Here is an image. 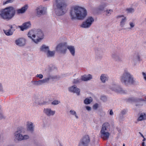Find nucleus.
I'll use <instances>...</instances> for the list:
<instances>
[{
  "label": "nucleus",
  "mask_w": 146,
  "mask_h": 146,
  "mask_svg": "<svg viewBox=\"0 0 146 146\" xmlns=\"http://www.w3.org/2000/svg\"><path fill=\"white\" fill-rule=\"evenodd\" d=\"M87 15L86 10L84 8L79 6L72 7L70 14L71 19L72 20H83L85 18Z\"/></svg>",
  "instance_id": "nucleus-1"
},
{
  "label": "nucleus",
  "mask_w": 146,
  "mask_h": 146,
  "mask_svg": "<svg viewBox=\"0 0 146 146\" xmlns=\"http://www.w3.org/2000/svg\"><path fill=\"white\" fill-rule=\"evenodd\" d=\"M28 36L36 44L40 42L44 38L43 33L40 29H34L30 31Z\"/></svg>",
  "instance_id": "nucleus-2"
},
{
  "label": "nucleus",
  "mask_w": 146,
  "mask_h": 146,
  "mask_svg": "<svg viewBox=\"0 0 146 146\" xmlns=\"http://www.w3.org/2000/svg\"><path fill=\"white\" fill-rule=\"evenodd\" d=\"M120 80L122 83L126 85H133L136 83L133 76L127 71L125 70L121 75Z\"/></svg>",
  "instance_id": "nucleus-3"
},
{
  "label": "nucleus",
  "mask_w": 146,
  "mask_h": 146,
  "mask_svg": "<svg viewBox=\"0 0 146 146\" xmlns=\"http://www.w3.org/2000/svg\"><path fill=\"white\" fill-rule=\"evenodd\" d=\"M25 132V129L22 126L18 127L14 133V140L16 142H19L29 139L30 137L28 135H23L22 133Z\"/></svg>",
  "instance_id": "nucleus-4"
},
{
  "label": "nucleus",
  "mask_w": 146,
  "mask_h": 146,
  "mask_svg": "<svg viewBox=\"0 0 146 146\" xmlns=\"http://www.w3.org/2000/svg\"><path fill=\"white\" fill-rule=\"evenodd\" d=\"M15 14V11L13 7H6L0 12L1 17L4 19H10L13 17Z\"/></svg>",
  "instance_id": "nucleus-5"
},
{
  "label": "nucleus",
  "mask_w": 146,
  "mask_h": 146,
  "mask_svg": "<svg viewBox=\"0 0 146 146\" xmlns=\"http://www.w3.org/2000/svg\"><path fill=\"white\" fill-rule=\"evenodd\" d=\"M110 124L107 122L105 123L102 125L100 132V136L104 140L108 139L110 137Z\"/></svg>",
  "instance_id": "nucleus-6"
},
{
  "label": "nucleus",
  "mask_w": 146,
  "mask_h": 146,
  "mask_svg": "<svg viewBox=\"0 0 146 146\" xmlns=\"http://www.w3.org/2000/svg\"><path fill=\"white\" fill-rule=\"evenodd\" d=\"M67 46L68 45L66 42H64L60 43L56 46V50L61 53L65 54L67 50Z\"/></svg>",
  "instance_id": "nucleus-7"
},
{
  "label": "nucleus",
  "mask_w": 146,
  "mask_h": 146,
  "mask_svg": "<svg viewBox=\"0 0 146 146\" xmlns=\"http://www.w3.org/2000/svg\"><path fill=\"white\" fill-rule=\"evenodd\" d=\"M46 7L40 6L37 7L36 9V15L38 17H40L46 14Z\"/></svg>",
  "instance_id": "nucleus-8"
},
{
  "label": "nucleus",
  "mask_w": 146,
  "mask_h": 146,
  "mask_svg": "<svg viewBox=\"0 0 146 146\" xmlns=\"http://www.w3.org/2000/svg\"><path fill=\"white\" fill-rule=\"evenodd\" d=\"M56 8L66 10L67 4L64 0H56Z\"/></svg>",
  "instance_id": "nucleus-9"
},
{
  "label": "nucleus",
  "mask_w": 146,
  "mask_h": 146,
  "mask_svg": "<svg viewBox=\"0 0 146 146\" xmlns=\"http://www.w3.org/2000/svg\"><path fill=\"white\" fill-rule=\"evenodd\" d=\"M35 125L33 123L29 121H27L26 123V128L27 131L31 133H33L34 131Z\"/></svg>",
  "instance_id": "nucleus-10"
},
{
  "label": "nucleus",
  "mask_w": 146,
  "mask_h": 146,
  "mask_svg": "<svg viewBox=\"0 0 146 146\" xmlns=\"http://www.w3.org/2000/svg\"><path fill=\"white\" fill-rule=\"evenodd\" d=\"M90 141L88 135H85L81 140L79 146H87L88 143Z\"/></svg>",
  "instance_id": "nucleus-11"
},
{
  "label": "nucleus",
  "mask_w": 146,
  "mask_h": 146,
  "mask_svg": "<svg viewBox=\"0 0 146 146\" xmlns=\"http://www.w3.org/2000/svg\"><path fill=\"white\" fill-rule=\"evenodd\" d=\"M115 17L117 19H121L120 22V26L121 27H123L127 20V17L123 15H119Z\"/></svg>",
  "instance_id": "nucleus-12"
},
{
  "label": "nucleus",
  "mask_w": 146,
  "mask_h": 146,
  "mask_svg": "<svg viewBox=\"0 0 146 146\" xmlns=\"http://www.w3.org/2000/svg\"><path fill=\"white\" fill-rule=\"evenodd\" d=\"M43 113L48 117L52 116L54 115L55 111L52 110L50 108H45L43 110Z\"/></svg>",
  "instance_id": "nucleus-13"
},
{
  "label": "nucleus",
  "mask_w": 146,
  "mask_h": 146,
  "mask_svg": "<svg viewBox=\"0 0 146 146\" xmlns=\"http://www.w3.org/2000/svg\"><path fill=\"white\" fill-rule=\"evenodd\" d=\"M111 56L112 59L115 62H121L122 61L121 58L117 53L113 52L111 54Z\"/></svg>",
  "instance_id": "nucleus-14"
},
{
  "label": "nucleus",
  "mask_w": 146,
  "mask_h": 146,
  "mask_svg": "<svg viewBox=\"0 0 146 146\" xmlns=\"http://www.w3.org/2000/svg\"><path fill=\"white\" fill-rule=\"evenodd\" d=\"M66 10L55 8L54 12L56 15L58 16H62L65 14Z\"/></svg>",
  "instance_id": "nucleus-15"
},
{
  "label": "nucleus",
  "mask_w": 146,
  "mask_h": 146,
  "mask_svg": "<svg viewBox=\"0 0 146 146\" xmlns=\"http://www.w3.org/2000/svg\"><path fill=\"white\" fill-rule=\"evenodd\" d=\"M26 40L24 38H20L15 40V43L17 45L22 46H24L26 44Z\"/></svg>",
  "instance_id": "nucleus-16"
},
{
  "label": "nucleus",
  "mask_w": 146,
  "mask_h": 146,
  "mask_svg": "<svg viewBox=\"0 0 146 146\" xmlns=\"http://www.w3.org/2000/svg\"><path fill=\"white\" fill-rule=\"evenodd\" d=\"M69 90L71 92L76 93L78 95H80V89L77 88L75 85L73 86L69 87Z\"/></svg>",
  "instance_id": "nucleus-17"
},
{
  "label": "nucleus",
  "mask_w": 146,
  "mask_h": 146,
  "mask_svg": "<svg viewBox=\"0 0 146 146\" xmlns=\"http://www.w3.org/2000/svg\"><path fill=\"white\" fill-rule=\"evenodd\" d=\"M28 8V6L27 5H25L20 9H18L16 10V13L17 15H21L24 13Z\"/></svg>",
  "instance_id": "nucleus-18"
},
{
  "label": "nucleus",
  "mask_w": 146,
  "mask_h": 146,
  "mask_svg": "<svg viewBox=\"0 0 146 146\" xmlns=\"http://www.w3.org/2000/svg\"><path fill=\"white\" fill-rule=\"evenodd\" d=\"M49 81V78H47L38 81H35L34 84L35 86L41 85L43 84L48 82Z\"/></svg>",
  "instance_id": "nucleus-19"
},
{
  "label": "nucleus",
  "mask_w": 146,
  "mask_h": 146,
  "mask_svg": "<svg viewBox=\"0 0 146 146\" xmlns=\"http://www.w3.org/2000/svg\"><path fill=\"white\" fill-rule=\"evenodd\" d=\"M92 78V76L90 74H85L81 76V80L84 81L90 80Z\"/></svg>",
  "instance_id": "nucleus-20"
},
{
  "label": "nucleus",
  "mask_w": 146,
  "mask_h": 146,
  "mask_svg": "<svg viewBox=\"0 0 146 146\" xmlns=\"http://www.w3.org/2000/svg\"><path fill=\"white\" fill-rule=\"evenodd\" d=\"M31 24L30 22L29 21L24 23L22 26L20 27L21 31H23L31 27Z\"/></svg>",
  "instance_id": "nucleus-21"
},
{
  "label": "nucleus",
  "mask_w": 146,
  "mask_h": 146,
  "mask_svg": "<svg viewBox=\"0 0 146 146\" xmlns=\"http://www.w3.org/2000/svg\"><path fill=\"white\" fill-rule=\"evenodd\" d=\"M49 49V47L45 44L42 45L39 48V50L40 52H44L45 54Z\"/></svg>",
  "instance_id": "nucleus-22"
},
{
  "label": "nucleus",
  "mask_w": 146,
  "mask_h": 146,
  "mask_svg": "<svg viewBox=\"0 0 146 146\" xmlns=\"http://www.w3.org/2000/svg\"><path fill=\"white\" fill-rule=\"evenodd\" d=\"M100 79L101 82L105 83L108 80V75L105 74H102L100 76Z\"/></svg>",
  "instance_id": "nucleus-23"
},
{
  "label": "nucleus",
  "mask_w": 146,
  "mask_h": 146,
  "mask_svg": "<svg viewBox=\"0 0 146 146\" xmlns=\"http://www.w3.org/2000/svg\"><path fill=\"white\" fill-rule=\"evenodd\" d=\"M91 26V25L85 21L81 24L80 25L81 27L84 29H88L90 28Z\"/></svg>",
  "instance_id": "nucleus-24"
},
{
  "label": "nucleus",
  "mask_w": 146,
  "mask_h": 146,
  "mask_svg": "<svg viewBox=\"0 0 146 146\" xmlns=\"http://www.w3.org/2000/svg\"><path fill=\"white\" fill-rule=\"evenodd\" d=\"M67 48L69 50L72 56H74L75 53V48L74 46L71 45H68Z\"/></svg>",
  "instance_id": "nucleus-25"
},
{
  "label": "nucleus",
  "mask_w": 146,
  "mask_h": 146,
  "mask_svg": "<svg viewBox=\"0 0 146 146\" xmlns=\"http://www.w3.org/2000/svg\"><path fill=\"white\" fill-rule=\"evenodd\" d=\"M55 53V52L54 51H50L49 49L46 54L47 57H51L54 56Z\"/></svg>",
  "instance_id": "nucleus-26"
},
{
  "label": "nucleus",
  "mask_w": 146,
  "mask_h": 146,
  "mask_svg": "<svg viewBox=\"0 0 146 146\" xmlns=\"http://www.w3.org/2000/svg\"><path fill=\"white\" fill-rule=\"evenodd\" d=\"M115 92L121 94L126 93V91L123 90L120 86H119L116 89Z\"/></svg>",
  "instance_id": "nucleus-27"
},
{
  "label": "nucleus",
  "mask_w": 146,
  "mask_h": 146,
  "mask_svg": "<svg viewBox=\"0 0 146 146\" xmlns=\"http://www.w3.org/2000/svg\"><path fill=\"white\" fill-rule=\"evenodd\" d=\"M85 21L92 25L94 21V19L92 17L90 16L88 17Z\"/></svg>",
  "instance_id": "nucleus-28"
},
{
  "label": "nucleus",
  "mask_w": 146,
  "mask_h": 146,
  "mask_svg": "<svg viewBox=\"0 0 146 146\" xmlns=\"http://www.w3.org/2000/svg\"><path fill=\"white\" fill-rule=\"evenodd\" d=\"M146 119V115L144 113H141L138 119V120L141 121Z\"/></svg>",
  "instance_id": "nucleus-29"
},
{
  "label": "nucleus",
  "mask_w": 146,
  "mask_h": 146,
  "mask_svg": "<svg viewBox=\"0 0 146 146\" xmlns=\"http://www.w3.org/2000/svg\"><path fill=\"white\" fill-rule=\"evenodd\" d=\"M92 101V99L91 97L86 98L84 101V103L85 104H90Z\"/></svg>",
  "instance_id": "nucleus-30"
},
{
  "label": "nucleus",
  "mask_w": 146,
  "mask_h": 146,
  "mask_svg": "<svg viewBox=\"0 0 146 146\" xmlns=\"http://www.w3.org/2000/svg\"><path fill=\"white\" fill-rule=\"evenodd\" d=\"M60 76L57 75L51 76L47 78H49V80L50 79H52L53 80H58L60 79Z\"/></svg>",
  "instance_id": "nucleus-31"
},
{
  "label": "nucleus",
  "mask_w": 146,
  "mask_h": 146,
  "mask_svg": "<svg viewBox=\"0 0 146 146\" xmlns=\"http://www.w3.org/2000/svg\"><path fill=\"white\" fill-rule=\"evenodd\" d=\"M3 31L5 34L7 36L11 35L13 34V32L11 29L4 30Z\"/></svg>",
  "instance_id": "nucleus-32"
},
{
  "label": "nucleus",
  "mask_w": 146,
  "mask_h": 146,
  "mask_svg": "<svg viewBox=\"0 0 146 146\" xmlns=\"http://www.w3.org/2000/svg\"><path fill=\"white\" fill-rule=\"evenodd\" d=\"M136 59L138 61H142V59L141 58L139 53L138 52H135V54Z\"/></svg>",
  "instance_id": "nucleus-33"
},
{
  "label": "nucleus",
  "mask_w": 146,
  "mask_h": 146,
  "mask_svg": "<svg viewBox=\"0 0 146 146\" xmlns=\"http://www.w3.org/2000/svg\"><path fill=\"white\" fill-rule=\"evenodd\" d=\"M42 101V99L41 98H39L38 97H36L35 98V102L36 104L39 105H40Z\"/></svg>",
  "instance_id": "nucleus-34"
},
{
  "label": "nucleus",
  "mask_w": 146,
  "mask_h": 146,
  "mask_svg": "<svg viewBox=\"0 0 146 146\" xmlns=\"http://www.w3.org/2000/svg\"><path fill=\"white\" fill-rule=\"evenodd\" d=\"M118 85H117L115 84H112L110 87V88L112 90L115 91V90L118 87Z\"/></svg>",
  "instance_id": "nucleus-35"
},
{
  "label": "nucleus",
  "mask_w": 146,
  "mask_h": 146,
  "mask_svg": "<svg viewBox=\"0 0 146 146\" xmlns=\"http://www.w3.org/2000/svg\"><path fill=\"white\" fill-rule=\"evenodd\" d=\"M129 29H131L134 27L135 25V23L134 22H130L129 23Z\"/></svg>",
  "instance_id": "nucleus-36"
},
{
  "label": "nucleus",
  "mask_w": 146,
  "mask_h": 146,
  "mask_svg": "<svg viewBox=\"0 0 146 146\" xmlns=\"http://www.w3.org/2000/svg\"><path fill=\"white\" fill-rule=\"evenodd\" d=\"M70 113L71 115H74L76 118H78V116L76 114V113L75 111L72 110H71L70 111Z\"/></svg>",
  "instance_id": "nucleus-37"
},
{
  "label": "nucleus",
  "mask_w": 146,
  "mask_h": 146,
  "mask_svg": "<svg viewBox=\"0 0 146 146\" xmlns=\"http://www.w3.org/2000/svg\"><path fill=\"white\" fill-rule=\"evenodd\" d=\"M105 6L106 5L104 4L101 5L99 6L98 9L99 11H103L104 9Z\"/></svg>",
  "instance_id": "nucleus-38"
},
{
  "label": "nucleus",
  "mask_w": 146,
  "mask_h": 146,
  "mask_svg": "<svg viewBox=\"0 0 146 146\" xmlns=\"http://www.w3.org/2000/svg\"><path fill=\"white\" fill-rule=\"evenodd\" d=\"M113 12V11L112 10H107L106 11V15L107 16H110L111 14V13Z\"/></svg>",
  "instance_id": "nucleus-39"
},
{
  "label": "nucleus",
  "mask_w": 146,
  "mask_h": 146,
  "mask_svg": "<svg viewBox=\"0 0 146 146\" xmlns=\"http://www.w3.org/2000/svg\"><path fill=\"white\" fill-rule=\"evenodd\" d=\"M60 103V102L58 100H54L52 102L51 104H52L53 105H56L58 104L59 103Z\"/></svg>",
  "instance_id": "nucleus-40"
},
{
  "label": "nucleus",
  "mask_w": 146,
  "mask_h": 146,
  "mask_svg": "<svg viewBox=\"0 0 146 146\" xmlns=\"http://www.w3.org/2000/svg\"><path fill=\"white\" fill-rule=\"evenodd\" d=\"M137 101L138 102H145L144 99H143L141 98H137Z\"/></svg>",
  "instance_id": "nucleus-41"
},
{
  "label": "nucleus",
  "mask_w": 146,
  "mask_h": 146,
  "mask_svg": "<svg viewBox=\"0 0 146 146\" xmlns=\"http://www.w3.org/2000/svg\"><path fill=\"white\" fill-rule=\"evenodd\" d=\"M98 107V104H94L93 106V109L96 110Z\"/></svg>",
  "instance_id": "nucleus-42"
},
{
  "label": "nucleus",
  "mask_w": 146,
  "mask_h": 146,
  "mask_svg": "<svg viewBox=\"0 0 146 146\" xmlns=\"http://www.w3.org/2000/svg\"><path fill=\"white\" fill-rule=\"evenodd\" d=\"M13 0H7V1L5 2H4L3 3V5L9 3H11L13 1Z\"/></svg>",
  "instance_id": "nucleus-43"
},
{
  "label": "nucleus",
  "mask_w": 146,
  "mask_h": 146,
  "mask_svg": "<svg viewBox=\"0 0 146 146\" xmlns=\"http://www.w3.org/2000/svg\"><path fill=\"white\" fill-rule=\"evenodd\" d=\"M142 74L144 79L146 81V73L144 72H142Z\"/></svg>",
  "instance_id": "nucleus-44"
},
{
  "label": "nucleus",
  "mask_w": 146,
  "mask_h": 146,
  "mask_svg": "<svg viewBox=\"0 0 146 146\" xmlns=\"http://www.w3.org/2000/svg\"><path fill=\"white\" fill-rule=\"evenodd\" d=\"M127 11L129 13H131L134 11V9L132 8H129L127 9Z\"/></svg>",
  "instance_id": "nucleus-45"
},
{
  "label": "nucleus",
  "mask_w": 146,
  "mask_h": 146,
  "mask_svg": "<svg viewBox=\"0 0 146 146\" xmlns=\"http://www.w3.org/2000/svg\"><path fill=\"white\" fill-rule=\"evenodd\" d=\"M5 118V116L0 112V119H4Z\"/></svg>",
  "instance_id": "nucleus-46"
},
{
  "label": "nucleus",
  "mask_w": 146,
  "mask_h": 146,
  "mask_svg": "<svg viewBox=\"0 0 146 146\" xmlns=\"http://www.w3.org/2000/svg\"><path fill=\"white\" fill-rule=\"evenodd\" d=\"M36 77H39L40 79H42L43 78V76L42 74H38L36 75Z\"/></svg>",
  "instance_id": "nucleus-47"
},
{
  "label": "nucleus",
  "mask_w": 146,
  "mask_h": 146,
  "mask_svg": "<svg viewBox=\"0 0 146 146\" xmlns=\"http://www.w3.org/2000/svg\"><path fill=\"white\" fill-rule=\"evenodd\" d=\"M101 99L103 101H106L107 100V98L105 96H102L101 97Z\"/></svg>",
  "instance_id": "nucleus-48"
},
{
  "label": "nucleus",
  "mask_w": 146,
  "mask_h": 146,
  "mask_svg": "<svg viewBox=\"0 0 146 146\" xmlns=\"http://www.w3.org/2000/svg\"><path fill=\"white\" fill-rule=\"evenodd\" d=\"M85 108L86 110L88 111H90L91 110V108L89 106H86Z\"/></svg>",
  "instance_id": "nucleus-49"
},
{
  "label": "nucleus",
  "mask_w": 146,
  "mask_h": 146,
  "mask_svg": "<svg viewBox=\"0 0 146 146\" xmlns=\"http://www.w3.org/2000/svg\"><path fill=\"white\" fill-rule=\"evenodd\" d=\"M80 80L78 79H75L74 82V83L76 84L80 82Z\"/></svg>",
  "instance_id": "nucleus-50"
},
{
  "label": "nucleus",
  "mask_w": 146,
  "mask_h": 146,
  "mask_svg": "<svg viewBox=\"0 0 146 146\" xmlns=\"http://www.w3.org/2000/svg\"><path fill=\"white\" fill-rule=\"evenodd\" d=\"M47 102L46 101H42L40 105H45L47 104Z\"/></svg>",
  "instance_id": "nucleus-51"
},
{
  "label": "nucleus",
  "mask_w": 146,
  "mask_h": 146,
  "mask_svg": "<svg viewBox=\"0 0 146 146\" xmlns=\"http://www.w3.org/2000/svg\"><path fill=\"white\" fill-rule=\"evenodd\" d=\"M96 55L97 56L100 58H101L102 56V55L101 53H99L98 52H97Z\"/></svg>",
  "instance_id": "nucleus-52"
},
{
  "label": "nucleus",
  "mask_w": 146,
  "mask_h": 146,
  "mask_svg": "<svg viewBox=\"0 0 146 146\" xmlns=\"http://www.w3.org/2000/svg\"><path fill=\"white\" fill-rule=\"evenodd\" d=\"M110 114L111 115H113V111L112 110H110Z\"/></svg>",
  "instance_id": "nucleus-53"
},
{
  "label": "nucleus",
  "mask_w": 146,
  "mask_h": 146,
  "mask_svg": "<svg viewBox=\"0 0 146 146\" xmlns=\"http://www.w3.org/2000/svg\"><path fill=\"white\" fill-rule=\"evenodd\" d=\"M8 26H9L10 28V29H11H11L13 28V26L11 25H8Z\"/></svg>",
  "instance_id": "nucleus-54"
},
{
  "label": "nucleus",
  "mask_w": 146,
  "mask_h": 146,
  "mask_svg": "<svg viewBox=\"0 0 146 146\" xmlns=\"http://www.w3.org/2000/svg\"><path fill=\"white\" fill-rule=\"evenodd\" d=\"M2 88L1 84H0V91H2Z\"/></svg>",
  "instance_id": "nucleus-55"
},
{
  "label": "nucleus",
  "mask_w": 146,
  "mask_h": 146,
  "mask_svg": "<svg viewBox=\"0 0 146 146\" xmlns=\"http://www.w3.org/2000/svg\"><path fill=\"white\" fill-rule=\"evenodd\" d=\"M121 113L123 114H125V111H122Z\"/></svg>",
  "instance_id": "nucleus-56"
},
{
  "label": "nucleus",
  "mask_w": 146,
  "mask_h": 146,
  "mask_svg": "<svg viewBox=\"0 0 146 146\" xmlns=\"http://www.w3.org/2000/svg\"><path fill=\"white\" fill-rule=\"evenodd\" d=\"M142 146H145V143L144 142H142Z\"/></svg>",
  "instance_id": "nucleus-57"
},
{
  "label": "nucleus",
  "mask_w": 146,
  "mask_h": 146,
  "mask_svg": "<svg viewBox=\"0 0 146 146\" xmlns=\"http://www.w3.org/2000/svg\"><path fill=\"white\" fill-rule=\"evenodd\" d=\"M139 134L141 135L143 137H144V136L143 135V134L140 132H139Z\"/></svg>",
  "instance_id": "nucleus-58"
},
{
  "label": "nucleus",
  "mask_w": 146,
  "mask_h": 146,
  "mask_svg": "<svg viewBox=\"0 0 146 146\" xmlns=\"http://www.w3.org/2000/svg\"><path fill=\"white\" fill-rule=\"evenodd\" d=\"M144 98L145 102L146 101V97H145Z\"/></svg>",
  "instance_id": "nucleus-59"
},
{
  "label": "nucleus",
  "mask_w": 146,
  "mask_h": 146,
  "mask_svg": "<svg viewBox=\"0 0 146 146\" xmlns=\"http://www.w3.org/2000/svg\"><path fill=\"white\" fill-rule=\"evenodd\" d=\"M145 139H146L145 138H144V139H143V141H145Z\"/></svg>",
  "instance_id": "nucleus-60"
},
{
  "label": "nucleus",
  "mask_w": 146,
  "mask_h": 146,
  "mask_svg": "<svg viewBox=\"0 0 146 146\" xmlns=\"http://www.w3.org/2000/svg\"><path fill=\"white\" fill-rule=\"evenodd\" d=\"M123 146H125V144H123Z\"/></svg>",
  "instance_id": "nucleus-61"
},
{
  "label": "nucleus",
  "mask_w": 146,
  "mask_h": 146,
  "mask_svg": "<svg viewBox=\"0 0 146 146\" xmlns=\"http://www.w3.org/2000/svg\"><path fill=\"white\" fill-rule=\"evenodd\" d=\"M45 1H47V0H44Z\"/></svg>",
  "instance_id": "nucleus-62"
}]
</instances>
